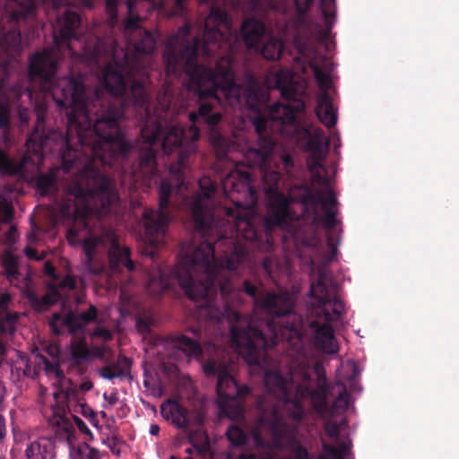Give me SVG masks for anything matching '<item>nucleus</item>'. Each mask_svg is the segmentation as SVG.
Listing matches in <instances>:
<instances>
[{
  "label": "nucleus",
  "instance_id": "1",
  "mask_svg": "<svg viewBox=\"0 0 459 459\" xmlns=\"http://www.w3.org/2000/svg\"><path fill=\"white\" fill-rule=\"evenodd\" d=\"M191 24L186 22L171 37L163 52L165 70L168 76H178L184 72L189 80L188 88L198 96L197 111L189 114L192 125L187 130L174 122L178 113L171 107L173 91L165 82L157 95V104L152 107L149 77L146 67L135 60L130 64L129 55L124 53V61L116 60L118 44L112 38L92 36L83 45V56L90 65L98 68L101 62H108L103 68V84L109 94L105 99L100 90L94 91L89 99L88 88L82 74L76 77L56 78L57 62L49 50L37 52L30 57L28 76L31 82H39L40 91L53 98V91L63 80L73 81L82 87V97L88 109L95 102L118 106L122 109L132 107L141 126L135 141L138 151L137 162L124 169L125 177L134 184L151 181L158 173L157 153L161 147L166 154L177 152L178 164L171 165L172 174L179 173L186 160L195 152V143L200 137L197 124H205L211 129L210 142L217 159L222 160L234 149V143L215 130L222 116L220 110V94L233 108H247L255 113L261 112L265 95L258 82L250 76L246 86L235 81V72L229 53L233 51L236 33L227 12L212 6L204 20V30L201 38L189 36ZM94 109L98 108L94 107Z\"/></svg>",
  "mask_w": 459,
  "mask_h": 459
},
{
  "label": "nucleus",
  "instance_id": "2",
  "mask_svg": "<svg viewBox=\"0 0 459 459\" xmlns=\"http://www.w3.org/2000/svg\"><path fill=\"white\" fill-rule=\"evenodd\" d=\"M82 93V87L69 80L61 81L54 89V101L66 109L65 134L46 127L48 107L44 102L36 103L37 120L26 143L37 152H58L65 172L75 169L74 179L66 186L56 204L61 218L69 225L67 240L72 245L82 244L86 268L97 273L93 259L101 238L91 235V202L99 205L96 212L100 215L116 212L119 195L106 167L123 165L131 150L137 149L126 141L118 126L121 108L105 106L98 100L93 106L98 109H88Z\"/></svg>",
  "mask_w": 459,
  "mask_h": 459
},
{
  "label": "nucleus",
  "instance_id": "3",
  "mask_svg": "<svg viewBox=\"0 0 459 459\" xmlns=\"http://www.w3.org/2000/svg\"><path fill=\"white\" fill-rule=\"evenodd\" d=\"M198 185L200 192L184 198V205L191 214L196 232L203 237H211L214 232V242L204 239L197 246L190 245L185 250L177 265L170 272V280L165 281V273H160L162 290H169L177 281L191 299L210 300L221 294L226 303L236 294L231 280L225 271L233 272L247 259V248L229 235L224 222L217 221L213 213V195L217 183L208 176L202 177Z\"/></svg>",
  "mask_w": 459,
  "mask_h": 459
},
{
  "label": "nucleus",
  "instance_id": "4",
  "mask_svg": "<svg viewBox=\"0 0 459 459\" xmlns=\"http://www.w3.org/2000/svg\"><path fill=\"white\" fill-rule=\"evenodd\" d=\"M241 290L254 299L255 307L278 318V321L271 319L258 324L242 322L241 315L234 313L230 342L248 365L263 367L266 361V350L276 346L280 341H286L298 359H303V338L306 335L311 336L317 350L328 354L338 352L332 323L342 316L333 315L331 307H325L324 314L314 313V309L320 307L317 297L309 292L312 301L304 318L294 311L295 299L288 291L262 294L249 280L243 281Z\"/></svg>",
  "mask_w": 459,
  "mask_h": 459
},
{
  "label": "nucleus",
  "instance_id": "5",
  "mask_svg": "<svg viewBox=\"0 0 459 459\" xmlns=\"http://www.w3.org/2000/svg\"><path fill=\"white\" fill-rule=\"evenodd\" d=\"M302 193L299 196V203L303 206L304 215L311 217L314 229L319 223L326 231V245L329 254L324 255L323 261L317 265V278L310 285V293L317 297L320 307L314 309V313H323L325 307H331L333 315L342 316L344 313V304L337 295L338 284L333 278L329 264L336 258L338 245L341 241L342 229L336 231V227L341 224L337 220L338 201L332 188L324 191L312 186L302 185L299 186Z\"/></svg>",
  "mask_w": 459,
  "mask_h": 459
},
{
  "label": "nucleus",
  "instance_id": "6",
  "mask_svg": "<svg viewBox=\"0 0 459 459\" xmlns=\"http://www.w3.org/2000/svg\"><path fill=\"white\" fill-rule=\"evenodd\" d=\"M44 4L57 6L59 0H41ZM36 0H6L0 20V48L10 58L22 50L21 25L36 16Z\"/></svg>",
  "mask_w": 459,
  "mask_h": 459
},
{
  "label": "nucleus",
  "instance_id": "7",
  "mask_svg": "<svg viewBox=\"0 0 459 459\" xmlns=\"http://www.w3.org/2000/svg\"><path fill=\"white\" fill-rule=\"evenodd\" d=\"M276 86L286 103H275L270 108L269 115L272 120L279 121L282 126H290L295 136H307L309 129L302 124L305 102L301 96L303 90L291 78L282 81L279 76Z\"/></svg>",
  "mask_w": 459,
  "mask_h": 459
},
{
  "label": "nucleus",
  "instance_id": "8",
  "mask_svg": "<svg viewBox=\"0 0 459 459\" xmlns=\"http://www.w3.org/2000/svg\"><path fill=\"white\" fill-rule=\"evenodd\" d=\"M172 193V185L167 180H162L159 187V208H144L142 213L144 233L152 246H158L167 233L170 221L168 208Z\"/></svg>",
  "mask_w": 459,
  "mask_h": 459
},
{
  "label": "nucleus",
  "instance_id": "9",
  "mask_svg": "<svg viewBox=\"0 0 459 459\" xmlns=\"http://www.w3.org/2000/svg\"><path fill=\"white\" fill-rule=\"evenodd\" d=\"M203 370L207 377H217L216 393L218 405L225 410L230 403L237 402L250 393V388L240 385L230 375L229 365L223 361L209 359L203 364Z\"/></svg>",
  "mask_w": 459,
  "mask_h": 459
},
{
  "label": "nucleus",
  "instance_id": "10",
  "mask_svg": "<svg viewBox=\"0 0 459 459\" xmlns=\"http://www.w3.org/2000/svg\"><path fill=\"white\" fill-rule=\"evenodd\" d=\"M260 415L254 430V437L258 444H263L264 437L269 439L270 446L280 449L289 438L290 427L276 404H270L267 408L258 402Z\"/></svg>",
  "mask_w": 459,
  "mask_h": 459
},
{
  "label": "nucleus",
  "instance_id": "11",
  "mask_svg": "<svg viewBox=\"0 0 459 459\" xmlns=\"http://www.w3.org/2000/svg\"><path fill=\"white\" fill-rule=\"evenodd\" d=\"M264 384L267 390L277 399L282 402L288 415L296 421H299L305 415L301 397L292 394L291 384L277 371L266 370Z\"/></svg>",
  "mask_w": 459,
  "mask_h": 459
},
{
  "label": "nucleus",
  "instance_id": "12",
  "mask_svg": "<svg viewBox=\"0 0 459 459\" xmlns=\"http://www.w3.org/2000/svg\"><path fill=\"white\" fill-rule=\"evenodd\" d=\"M293 199L281 192H273L268 195L267 212L264 224L267 229L275 227L284 229L297 220V214L291 207Z\"/></svg>",
  "mask_w": 459,
  "mask_h": 459
},
{
  "label": "nucleus",
  "instance_id": "13",
  "mask_svg": "<svg viewBox=\"0 0 459 459\" xmlns=\"http://www.w3.org/2000/svg\"><path fill=\"white\" fill-rule=\"evenodd\" d=\"M258 139L255 146H250L244 152V159L247 162L258 166H264L268 156L273 155L274 142L271 136L265 135L267 121L259 117L254 121Z\"/></svg>",
  "mask_w": 459,
  "mask_h": 459
},
{
  "label": "nucleus",
  "instance_id": "14",
  "mask_svg": "<svg viewBox=\"0 0 459 459\" xmlns=\"http://www.w3.org/2000/svg\"><path fill=\"white\" fill-rule=\"evenodd\" d=\"M344 422L335 420H327L325 423V434L335 439V444L323 443L322 448L325 455L330 459H353L352 458V443L350 438L340 439L341 426Z\"/></svg>",
  "mask_w": 459,
  "mask_h": 459
},
{
  "label": "nucleus",
  "instance_id": "15",
  "mask_svg": "<svg viewBox=\"0 0 459 459\" xmlns=\"http://www.w3.org/2000/svg\"><path fill=\"white\" fill-rule=\"evenodd\" d=\"M221 185L226 195L232 192L243 194L251 198L256 195L250 172L240 169L238 164L235 165L234 170L230 171L221 178Z\"/></svg>",
  "mask_w": 459,
  "mask_h": 459
},
{
  "label": "nucleus",
  "instance_id": "16",
  "mask_svg": "<svg viewBox=\"0 0 459 459\" xmlns=\"http://www.w3.org/2000/svg\"><path fill=\"white\" fill-rule=\"evenodd\" d=\"M189 331L193 333V338L185 334L172 335L169 337L170 342L187 357L199 358L203 355L201 343L205 342L206 339L200 326L191 327Z\"/></svg>",
  "mask_w": 459,
  "mask_h": 459
},
{
  "label": "nucleus",
  "instance_id": "17",
  "mask_svg": "<svg viewBox=\"0 0 459 459\" xmlns=\"http://www.w3.org/2000/svg\"><path fill=\"white\" fill-rule=\"evenodd\" d=\"M108 261L113 272H119L123 267L127 271L134 270V263L131 258V249L121 245L116 237H112L108 248Z\"/></svg>",
  "mask_w": 459,
  "mask_h": 459
},
{
  "label": "nucleus",
  "instance_id": "18",
  "mask_svg": "<svg viewBox=\"0 0 459 459\" xmlns=\"http://www.w3.org/2000/svg\"><path fill=\"white\" fill-rule=\"evenodd\" d=\"M57 23L59 25V35L54 36L57 47H60L63 42L78 39V30L82 23V18L76 12L66 11L63 17L57 20Z\"/></svg>",
  "mask_w": 459,
  "mask_h": 459
},
{
  "label": "nucleus",
  "instance_id": "19",
  "mask_svg": "<svg viewBox=\"0 0 459 459\" xmlns=\"http://www.w3.org/2000/svg\"><path fill=\"white\" fill-rule=\"evenodd\" d=\"M240 33L247 48L258 50L265 37L266 28L262 21L249 18L243 22Z\"/></svg>",
  "mask_w": 459,
  "mask_h": 459
},
{
  "label": "nucleus",
  "instance_id": "20",
  "mask_svg": "<svg viewBox=\"0 0 459 459\" xmlns=\"http://www.w3.org/2000/svg\"><path fill=\"white\" fill-rule=\"evenodd\" d=\"M25 297L34 310L44 312L57 303L61 299L62 295L55 282H48L47 284V291L42 297H39L32 290H27Z\"/></svg>",
  "mask_w": 459,
  "mask_h": 459
},
{
  "label": "nucleus",
  "instance_id": "21",
  "mask_svg": "<svg viewBox=\"0 0 459 459\" xmlns=\"http://www.w3.org/2000/svg\"><path fill=\"white\" fill-rule=\"evenodd\" d=\"M98 309L94 305H91L87 311L76 313L69 311L63 321V324L68 328L70 333H76L82 331L84 326L97 320Z\"/></svg>",
  "mask_w": 459,
  "mask_h": 459
},
{
  "label": "nucleus",
  "instance_id": "22",
  "mask_svg": "<svg viewBox=\"0 0 459 459\" xmlns=\"http://www.w3.org/2000/svg\"><path fill=\"white\" fill-rule=\"evenodd\" d=\"M271 157L272 155L267 157L264 166H258L252 162H247L245 159L243 160V163L248 169H257L259 170L267 195H270L273 192H280L279 182L281 178L280 172L271 169Z\"/></svg>",
  "mask_w": 459,
  "mask_h": 459
},
{
  "label": "nucleus",
  "instance_id": "23",
  "mask_svg": "<svg viewBox=\"0 0 459 459\" xmlns=\"http://www.w3.org/2000/svg\"><path fill=\"white\" fill-rule=\"evenodd\" d=\"M26 459H55V440L49 437H39L30 442L25 449Z\"/></svg>",
  "mask_w": 459,
  "mask_h": 459
},
{
  "label": "nucleus",
  "instance_id": "24",
  "mask_svg": "<svg viewBox=\"0 0 459 459\" xmlns=\"http://www.w3.org/2000/svg\"><path fill=\"white\" fill-rule=\"evenodd\" d=\"M316 114L321 123L328 128L333 127L337 122V114L332 99L325 91L318 98Z\"/></svg>",
  "mask_w": 459,
  "mask_h": 459
},
{
  "label": "nucleus",
  "instance_id": "25",
  "mask_svg": "<svg viewBox=\"0 0 459 459\" xmlns=\"http://www.w3.org/2000/svg\"><path fill=\"white\" fill-rule=\"evenodd\" d=\"M127 44L132 47L137 54L150 55L156 48L154 36L146 30H138L136 34L127 39Z\"/></svg>",
  "mask_w": 459,
  "mask_h": 459
},
{
  "label": "nucleus",
  "instance_id": "26",
  "mask_svg": "<svg viewBox=\"0 0 459 459\" xmlns=\"http://www.w3.org/2000/svg\"><path fill=\"white\" fill-rule=\"evenodd\" d=\"M323 160H325V159H318L311 156L308 169L311 173L312 185L324 186L322 189L326 191L327 188H332V178L328 176L327 168L323 164Z\"/></svg>",
  "mask_w": 459,
  "mask_h": 459
},
{
  "label": "nucleus",
  "instance_id": "27",
  "mask_svg": "<svg viewBox=\"0 0 459 459\" xmlns=\"http://www.w3.org/2000/svg\"><path fill=\"white\" fill-rule=\"evenodd\" d=\"M10 300L11 297L8 293L0 295V331L12 335L15 332L18 316L8 312V303Z\"/></svg>",
  "mask_w": 459,
  "mask_h": 459
},
{
  "label": "nucleus",
  "instance_id": "28",
  "mask_svg": "<svg viewBox=\"0 0 459 459\" xmlns=\"http://www.w3.org/2000/svg\"><path fill=\"white\" fill-rule=\"evenodd\" d=\"M27 161L28 158L23 157L19 162H16L4 152L0 151V173L2 175L25 178L27 173Z\"/></svg>",
  "mask_w": 459,
  "mask_h": 459
},
{
  "label": "nucleus",
  "instance_id": "29",
  "mask_svg": "<svg viewBox=\"0 0 459 459\" xmlns=\"http://www.w3.org/2000/svg\"><path fill=\"white\" fill-rule=\"evenodd\" d=\"M131 361L126 356H119L116 363L103 367L100 375L108 380L123 378L130 373Z\"/></svg>",
  "mask_w": 459,
  "mask_h": 459
},
{
  "label": "nucleus",
  "instance_id": "30",
  "mask_svg": "<svg viewBox=\"0 0 459 459\" xmlns=\"http://www.w3.org/2000/svg\"><path fill=\"white\" fill-rule=\"evenodd\" d=\"M36 188L42 196L49 195L55 199L57 198V180L55 173L40 174L36 179Z\"/></svg>",
  "mask_w": 459,
  "mask_h": 459
},
{
  "label": "nucleus",
  "instance_id": "31",
  "mask_svg": "<svg viewBox=\"0 0 459 459\" xmlns=\"http://www.w3.org/2000/svg\"><path fill=\"white\" fill-rule=\"evenodd\" d=\"M283 42L276 38H270L265 43L260 45L262 56L267 60H277L282 55Z\"/></svg>",
  "mask_w": 459,
  "mask_h": 459
},
{
  "label": "nucleus",
  "instance_id": "32",
  "mask_svg": "<svg viewBox=\"0 0 459 459\" xmlns=\"http://www.w3.org/2000/svg\"><path fill=\"white\" fill-rule=\"evenodd\" d=\"M300 392L301 396L307 394L311 397L312 400H314L319 408H325L326 406L327 402V396L329 393V386L326 383H322L319 385V386L316 389H309V388H304L301 389L299 387L296 391V394H299Z\"/></svg>",
  "mask_w": 459,
  "mask_h": 459
},
{
  "label": "nucleus",
  "instance_id": "33",
  "mask_svg": "<svg viewBox=\"0 0 459 459\" xmlns=\"http://www.w3.org/2000/svg\"><path fill=\"white\" fill-rule=\"evenodd\" d=\"M323 132L319 131L315 134L307 142L308 150L311 156L318 159H325L329 150L328 141L324 142L322 139Z\"/></svg>",
  "mask_w": 459,
  "mask_h": 459
},
{
  "label": "nucleus",
  "instance_id": "34",
  "mask_svg": "<svg viewBox=\"0 0 459 459\" xmlns=\"http://www.w3.org/2000/svg\"><path fill=\"white\" fill-rule=\"evenodd\" d=\"M126 6L128 16L124 21L123 27L126 38L129 39L132 35L136 34L138 30L143 29L140 26L141 20L139 15L133 13L135 7L134 3L131 0H126Z\"/></svg>",
  "mask_w": 459,
  "mask_h": 459
},
{
  "label": "nucleus",
  "instance_id": "35",
  "mask_svg": "<svg viewBox=\"0 0 459 459\" xmlns=\"http://www.w3.org/2000/svg\"><path fill=\"white\" fill-rule=\"evenodd\" d=\"M320 8L325 18L326 30L320 31L322 38H326L333 27V19L335 15V0H320ZM320 30H322L320 29Z\"/></svg>",
  "mask_w": 459,
  "mask_h": 459
},
{
  "label": "nucleus",
  "instance_id": "36",
  "mask_svg": "<svg viewBox=\"0 0 459 459\" xmlns=\"http://www.w3.org/2000/svg\"><path fill=\"white\" fill-rule=\"evenodd\" d=\"M3 266L7 280L10 283L16 284L19 281L20 277L17 258L11 254H6L4 256Z\"/></svg>",
  "mask_w": 459,
  "mask_h": 459
},
{
  "label": "nucleus",
  "instance_id": "37",
  "mask_svg": "<svg viewBox=\"0 0 459 459\" xmlns=\"http://www.w3.org/2000/svg\"><path fill=\"white\" fill-rule=\"evenodd\" d=\"M187 414L188 411L178 403H175L169 410L172 423L178 429H185L189 426Z\"/></svg>",
  "mask_w": 459,
  "mask_h": 459
},
{
  "label": "nucleus",
  "instance_id": "38",
  "mask_svg": "<svg viewBox=\"0 0 459 459\" xmlns=\"http://www.w3.org/2000/svg\"><path fill=\"white\" fill-rule=\"evenodd\" d=\"M237 231H239L242 238L246 240L254 242L259 239V233L253 223L247 219H238Z\"/></svg>",
  "mask_w": 459,
  "mask_h": 459
},
{
  "label": "nucleus",
  "instance_id": "39",
  "mask_svg": "<svg viewBox=\"0 0 459 459\" xmlns=\"http://www.w3.org/2000/svg\"><path fill=\"white\" fill-rule=\"evenodd\" d=\"M48 422L53 427H56L65 433H70L73 424L65 413H61L54 410L53 415L49 418Z\"/></svg>",
  "mask_w": 459,
  "mask_h": 459
},
{
  "label": "nucleus",
  "instance_id": "40",
  "mask_svg": "<svg viewBox=\"0 0 459 459\" xmlns=\"http://www.w3.org/2000/svg\"><path fill=\"white\" fill-rule=\"evenodd\" d=\"M311 67L318 86L325 91L329 89L331 87L329 71H325L318 65H311Z\"/></svg>",
  "mask_w": 459,
  "mask_h": 459
},
{
  "label": "nucleus",
  "instance_id": "41",
  "mask_svg": "<svg viewBox=\"0 0 459 459\" xmlns=\"http://www.w3.org/2000/svg\"><path fill=\"white\" fill-rule=\"evenodd\" d=\"M170 7L171 16L184 17L188 10L189 0H163Z\"/></svg>",
  "mask_w": 459,
  "mask_h": 459
},
{
  "label": "nucleus",
  "instance_id": "42",
  "mask_svg": "<svg viewBox=\"0 0 459 459\" xmlns=\"http://www.w3.org/2000/svg\"><path fill=\"white\" fill-rule=\"evenodd\" d=\"M226 435L229 441L235 446H240L246 444L247 436L239 427L230 426Z\"/></svg>",
  "mask_w": 459,
  "mask_h": 459
},
{
  "label": "nucleus",
  "instance_id": "43",
  "mask_svg": "<svg viewBox=\"0 0 459 459\" xmlns=\"http://www.w3.org/2000/svg\"><path fill=\"white\" fill-rule=\"evenodd\" d=\"M350 394L345 389L342 388V392L339 393L338 396L333 400L332 403V411L333 413L344 412L349 406Z\"/></svg>",
  "mask_w": 459,
  "mask_h": 459
},
{
  "label": "nucleus",
  "instance_id": "44",
  "mask_svg": "<svg viewBox=\"0 0 459 459\" xmlns=\"http://www.w3.org/2000/svg\"><path fill=\"white\" fill-rule=\"evenodd\" d=\"M204 314L207 317V322L214 326L218 325L224 317L223 311L211 305L204 309Z\"/></svg>",
  "mask_w": 459,
  "mask_h": 459
},
{
  "label": "nucleus",
  "instance_id": "45",
  "mask_svg": "<svg viewBox=\"0 0 459 459\" xmlns=\"http://www.w3.org/2000/svg\"><path fill=\"white\" fill-rule=\"evenodd\" d=\"M38 358L39 359L40 363L44 365V369L47 373H54L58 379H64L65 374L59 368L56 363L51 362L46 356L42 354H38Z\"/></svg>",
  "mask_w": 459,
  "mask_h": 459
},
{
  "label": "nucleus",
  "instance_id": "46",
  "mask_svg": "<svg viewBox=\"0 0 459 459\" xmlns=\"http://www.w3.org/2000/svg\"><path fill=\"white\" fill-rule=\"evenodd\" d=\"M90 355L89 349L84 342L74 343L71 346V358L74 359H86Z\"/></svg>",
  "mask_w": 459,
  "mask_h": 459
},
{
  "label": "nucleus",
  "instance_id": "47",
  "mask_svg": "<svg viewBox=\"0 0 459 459\" xmlns=\"http://www.w3.org/2000/svg\"><path fill=\"white\" fill-rule=\"evenodd\" d=\"M52 282H55L56 284L57 290L59 292H60V290H74L77 288V281L71 274H66L64 278H62V279L58 278V280L56 281H53Z\"/></svg>",
  "mask_w": 459,
  "mask_h": 459
},
{
  "label": "nucleus",
  "instance_id": "48",
  "mask_svg": "<svg viewBox=\"0 0 459 459\" xmlns=\"http://www.w3.org/2000/svg\"><path fill=\"white\" fill-rule=\"evenodd\" d=\"M69 368L71 371H74L77 375L82 376L86 373L88 367L84 362V359H74L70 358Z\"/></svg>",
  "mask_w": 459,
  "mask_h": 459
},
{
  "label": "nucleus",
  "instance_id": "49",
  "mask_svg": "<svg viewBox=\"0 0 459 459\" xmlns=\"http://www.w3.org/2000/svg\"><path fill=\"white\" fill-rule=\"evenodd\" d=\"M10 126V107L7 103L0 102V128Z\"/></svg>",
  "mask_w": 459,
  "mask_h": 459
},
{
  "label": "nucleus",
  "instance_id": "50",
  "mask_svg": "<svg viewBox=\"0 0 459 459\" xmlns=\"http://www.w3.org/2000/svg\"><path fill=\"white\" fill-rule=\"evenodd\" d=\"M313 3L314 0H295L296 10L299 14L304 15L307 13Z\"/></svg>",
  "mask_w": 459,
  "mask_h": 459
},
{
  "label": "nucleus",
  "instance_id": "51",
  "mask_svg": "<svg viewBox=\"0 0 459 459\" xmlns=\"http://www.w3.org/2000/svg\"><path fill=\"white\" fill-rule=\"evenodd\" d=\"M73 419H74V424L76 425V427L78 428V429L85 434V435H88L90 436L91 438L93 437V435L91 431V429L88 428V426L86 425V423L78 416H75V415H73L72 416Z\"/></svg>",
  "mask_w": 459,
  "mask_h": 459
},
{
  "label": "nucleus",
  "instance_id": "52",
  "mask_svg": "<svg viewBox=\"0 0 459 459\" xmlns=\"http://www.w3.org/2000/svg\"><path fill=\"white\" fill-rule=\"evenodd\" d=\"M43 273L47 276L50 277L52 281H56L58 280V274L56 272V267L50 261H46L44 264Z\"/></svg>",
  "mask_w": 459,
  "mask_h": 459
},
{
  "label": "nucleus",
  "instance_id": "53",
  "mask_svg": "<svg viewBox=\"0 0 459 459\" xmlns=\"http://www.w3.org/2000/svg\"><path fill=\"white\" fill-rule=\"evenodd\" d=\"M92 336L100 337V338L103 339L104 341H109L112 339L111 332L108 329H107L105 327H100V326H98L94 329V331L92 333Z\"/></svg>",
  "mask_w": 459,
  "mask_h": 459
},
{
  "label": "nucleus",
  "instance_id": "54",
  "mask_svg": "<svg viewBox=\"0 0 459 459\" xmlns=\"http://www.w3.org/2000/svg\"><path fill=\"white\" fill-rule=\"evenodd\" d=\"M106 9L111 20L117 18V0H105Z\"/></svg>",
  "mask_w": 459,
  "mask_h": 459
},
{
  "label": "nucleus",
  "instance_id": "55",
  "mask_svg": "<svg viewBox=\"0 0 459 459\" xmlns=\"http://www.w3.org/2000/svg\"><path fill=\"white\" fill-rule=\"evenodd\" d=\"M292 455L293 459H308L307 450L301 446H297L293 450Z\"/></svg>",
  "mask_w": 459,
  "mask_h": 459
},
{
  "label": "nucleus",
  "instance_id": "56",
  "mask_svg": "<svg viewBox=\"0 0 459 459\" xmlns=\"http://www.w3.org/2000/svg\"><path fill=\"white\" fill-rule=\"evenodd\" d=\"M25 255L28 258L39 261L43 259V255H39L37 249L27 247L25 248Z\"/></svg>",
  "mask_w": 459,
  "mask_h": 459
},
{
  "label": "nucleus",
  "instance_id": "57",
  "mask_svg": "<svg viewBox=\"0 0 459 459\" xmlns=\"http://www.w3.org/2000/svg\"><path fill=\"white\" fill-rule=\"evenodd\" d=\"M65 397L68 399H77L78 396V388L75 385H72L67 387L65 391Z\"/></svg>",
  "mask_w": 459,
  "mask_h": 459
},
{
  "label": "nucleus",
  "instance_id": "58",
  "mask_svg": "<svg viewBox=\"0 0 459 459\" xmlns=\"http://www.w3.org/2000/svg\"><path fill=\"white\" fill-rule=\"evenodd\" d=\"M81 407H82L81 412L82 413V415L84 417H86V418H95L96 417L94 411L88 405L82 404Z\"/></svg>",
  "mask_w": 459,
  "mask_h": 459
},
{
  "label": "nucleus",
  "instance_id": "59",
  "mask_svg": "<svg viewBox=\"0 0 459 459\" xmlns=\"http://www.w3.org/2000/svg\"><path fill=\"white\" fill-rule=\"evenodd\" d=\"M272 265L273 261L270 257H265L262 262L263 269L268 275L272 273Z\"/></svg>",
  "mask_w": 459,
  "mask_h": 459
},
{
  "label": "nucleus",
  "instance_id": "60",
  "mask_svg": "<svg viewBox=\"0 0 459 459\" xmlns=\"http://www.w3.org/2000/svg\"><path fill=\"white\" fill-rule=\"evenodd\" d=\"M83 451L81 447H72L70 455L72 459H82Z\"/></svg>",
  "mask_w": 459,
  "mask_h": 459
},
{
  "label": "nucleus",
  "instance_id": "61",
  "mask_svg": "<svg viewBox=\"0 0 459 459\" xmlns=\"http://www.w3.org/2000/svg\"><path fill=\"white\" fill-rule=\"evenodd\" d=\"M104 398L110 405H115L118 402L117 393H111L108 396L105 394Z\"/></svg>",
  "mask_w": 459,
  "mask_h": 459
},
{
  "label": "nucleus",
  "instance_id": "62",
  "mask_svg": "<svg viewBox=\"0 0 459 459\" xmlns=\"http://www.w3.org/2000/svg\"><path fill=\"white\" fill-rule=\"evenodd\" d=\"M92 387L93 383L91 380H85L79 385V389L82 392L90 391Z\"/></svg>",
  "mask_w": 459,
  "mask_h": 459
},
{
  "label": "nucleus",
  "instance_id": "63",
  "mask_svg": "<svg viewBox=\"0 0 459 459\" xmlns=\"http://www.w3.org/2000/svg\"><path fill=\"white\" fill-rule=\"evenodd\" d=\"M136 325L140 329H143V330L149 329V323L147 322V320L143 319L141 317L137 318Z\"/></svg>",
  "mask_w": 459,
  "mask_h": 459
},
{
  "label": "nucleus",
  "instance_id": "64",
  "mask_svg": "<svg viewBox=\"0 0 459 459\" xmlns=\"http://www.w3.org/2000/svg\"><path fill=\"white\" fill-rule=\"evenodd\" d=\"M282 161L286 169L291 168L293 166L292 158L289 155H284Z\"/></svg>",
  "mask_w": 459,
  "mask_h": 459
}]
</instances>
